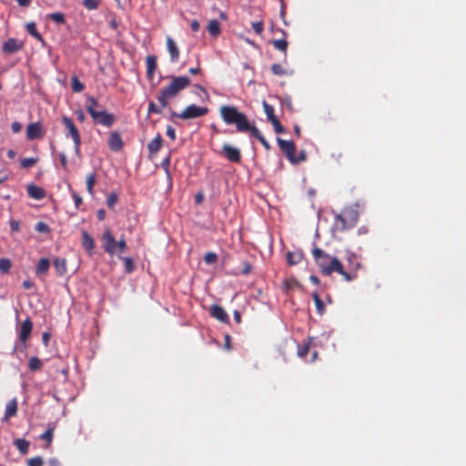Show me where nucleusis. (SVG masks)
<instances>
[{
	"label": "nucleus",
	"instance_id": "1",
	"mask_svg": "<svg viewBox=\"0 0 466 466\" xmlns=\"http://www.w3.org/2000/svg\"><path fill=\"white\" fill-rule=\"evenodd\" d=\"M312 256L320 272L325 276H330L332 273L337 272L348 282L355 279L357 277L356 270L360 267L359 263L356 265L354 272H350L344 270L343 265L339 258L330 256L318 247L312 249Z\"/></svg>",
	"mask_w": 466,
	"mask_h": 466
},
{
	"label": "nucleus",
	"instance_id": "2",
	"mask_svg": "<svg viewBox=\"0 0 466 466\" xmlns=\"http://www.w3.org/2000/svg\"><path fill=\"white\" fill-rule=\"evenodd\" d=\"M190 85V79L187 76H174L169 84L160 89L157 100L161 107L168 106L169 101L174 99L182 90Z\"/></svg>",
	"mask_w": 466,
	"mask_h": 466
},
{
	"label": "nucleus",
	"instance_id": "3",
	"mask_svg": "<svg viewBox=\"0 0 466 466\" xmlns=\"http://www.w3.org/2000/svg\"><path fill=\"white\" fill-rule=\"evenodd\" d=\"M220 116L227 125H235L238 132L247 133L252 127L245 114L232 106H222L219 108Z\"/></svg>",
	"mask_w": 466,
	"mask_h": 466
},
{
	"label": "nucleus",
	"instance_id": "4",
	"mask_svg": "<svg viewBox=\"0 0 466 466\" xmlns=\"http://www.w3.org/2000/svg\"><path fill=\"white\" fill-rule=\"evenodd\" d=\"M95 106H99L98 100L94 96H87L86 109L92 117L94 124L106 127H112L116 121V116L104 109H95Z\"/></svg>",
	"mask_w": 466,
	"mask_h": 466
},
{
	"label": "nucleus",
	"instance_id": "5",
	"mask_svg": "<svg viewBox=\"0 0 466 466\" xmlns=\"http://www.w3.org/2000/svg\"><path fill=\"white\" fill-rule=\"evenodd\" d=\"M359 220L357 210L348 208L335 217V227L339 230H347L353 228Z\"/></svg>",
	"mask_w": 466,
	"mask_h": 466
},
{
	"label": "nucleus",
	"instance_id": "6",
	"mask_svg": "<svg viewBox=\"0 0 466 466\" xmlns=\"http://www.w3.org/2000/svg\"><path fill=\"white\" fill-rule=\"evenodd\" d=\"M208 108L207 106H198L195 104L187 106L182 112L180 113H172L173 116L178 117L180 119H194L203 116H206L208 113Z\"/></svg>",
	"mask_w": 466,
	"mask_h": 466
},
{
	"label": "nucleus",
	"instance_id": "7",
	"mask_svg": "<svg viewBox=\"0 0 466 466\" xmlns=\"http://www.w3.org/2000/svg\"><path fill=\"white\" fill-rule=\"evenodd\" d=\"M62 123L67 130L66 137H71L73 139L76 154L80 155L81 137L78 129L72 119L66 116L62 117Z\"/></svg>",
	"mask_w": 466,
	"mask_h": 466
},
{
	"label": "nucleus",
	"instance_id": "8",
	"mask_svg": "<svg viewBox=\"0 0 466 466\" xmlns=\"http://www.w3.org/2000/svg\"><path fill=\"white\" fill-rule=\"evenodd\" d=\"M102 247L107 254H116V240L110 229H106L101 237Z\"/></svg>",
	"mask_w": 466,
	"mask_h": 466
},
{
	"label": "nucleus",
	"instance_id": "9",
	"mask_svg": "<svg viewBox=\"0 0 466 466\" xmlns=\"http://www.w3.org/2000/svg\"><path fill=\"white\" fill-rule=\"evenodd\" d=\"M219 154L232 163H240L241 161L240 150L229 144H224Z\"/></svg>",
	"mask_w": 466,
	"mask_h": 466
},
{
	"label": "nucleus",
	"instance_id": "10",
	"mask_svg": "<svg viewBox=\"0 0 466 466\" xmlns=\"http://www.w3.org/2000/svg\"><path fill=\"white\" fill-rule=\"evenodd\" d=\"M280 150L284 153L289 162L296 161V146L290 140H284L280 137L277 138Z\"/></svg>",
	"mask_w": 466,
	"mask_h": 466
},
{
	"label": "nucleus",
	"instance_id": "11",
	"mask_svg": "<svg viewBox=\"0 0 466 466\" xmlns=\"http://www.w3.org/2000/svg\"><path fill=\"white\" fill-rule=\"evenodd\" d=\"M108 147L114 151L118 152L124 147V142L122 140L121 135L117 131L111 132L108 137Z\"/></svg>",
	"mask_w": 466,
	"mask_h": 466
},
{
	"label": "nucleus",
	"instance_id": "12",
	"mask_svg": "<svg viewBox=\"0 0 466 466\" xmlns=\"http://www.w3.org/2000/svg\"><path fill=\"white\" fill-rule=\"evenodd\" d=\"M44 130L39 122L31 123L26 127V137L29 140H34L44 137Z\"/></svg>",
	"mask_w": 466,
	"mask_h": 466
},
{
	"label": "nucleus",
	"instance_id": "13",
	"mask_svg": "<svg viewBox=\"0 0 466 466\" xmlns=\"http://www.w3.org/2000/svg\"><path fill=\"white\" fill-rule=\"evenodd\" d=\"M32 329H33V323H32L31 319L29 318H27L21 323L20 329H19V339L23 343H25L28 340V339L30 338Z\"/></svg>",
	"mask_w": 466,
	"mask_h": 466
},
{
	"label": "nucleus",
	"instance_id": "14",
	"mask_svg": "<svg viewBox=\"0 0 466 466\" xmlns=\"http://www.w3.org/2000/svg\"><path fill=\"white\" fill-rule=\"evenodd\" d=\"M23 47V43L15 38H9L3 44L2 50L5 54H13Z\"/></svg>",
	"mask_w": 466,
	"mask_h": 466
},
{
	"label": "nucleus",
	"instance_id": "15",
	"mask_svg": "<svg viewBox=\"0 0 466 466\" xmlns=\"http://www.w3.org/2000/svg\"><path fill=\"white\" fill-rule=\"evenodd\" d=\"M210 315L217 319L218 320L223 322V323H228L229 322V317L226 310L218 306V305H212L210 308Z\"/></svg>",
	"mask_w": 466,
	"mask_h": 466
},
{
	"label": "nucleus",
	"instance_id": "16",
	"mask_svg": "<svg viewBox=\"0 0 466 466\" xmlns=\"http://www.w3.org/2000/svg\"><path fill=\"white\" fill-rule=\"evenodd\" d=\"M167 48L170 55V61L177 63L179 59L180 52L176 42L170 36L167 37Z\"/></svg>",
	"mask_w": 466,
	"mask_h": 466
},
{
	"label": "nucleus",
	"instance_id": "17",
	"mask_svg": "<svg viewBox=\"0 0 466 466\" xmlns=\"http://www.w3.org/2000/svg\"><path fill=\"white\" fill-rule=\"evenodd\" d=\"M26 191L31 198L41 200L46 197V190L38 186L30 184L26 187Z\"/></svg>",
	"mask_w": 466,
	"mask_h": 466
},
{
	"label": "nucleus",
	"instance_id": "18",
	"mask_svg": "<svg viewBox=\"0 0 466 466\" xmlns=\"http://www.w3.org/2000/svg\"><path fill=\"white\" fill-rule=\"evenodd\" d=\"M82 247L89 253L95 248L94 238L86 231L82 232Z\"/></svg>",
	"mask_w": 466,
	"mask_h": 466
},
{
	"label": "nucleus",
	"instance_id": "19",
	"mask_svg": "<svg viewBox=\"0 0 466 466\" xmlns=\"http://www.w3.org/2000/svg\"><path fill=\"white\" fill-rule=\"evenodd\" d=\"M162 142H163V139H162V137L160 134H157L154 139H152L148 145H147V148H148V151L150 154H157L161 147H162Z\"/></svg>",
	"mask_w": 466,
	"mask_h": 466
},
{
	"label": "nucleus",
	"instance_id": "20",
	"mask_svg": "<svg viewBox=\"0 0 466 466\" xmlns=\"http://www.w3.org/2000/svg\"><path fill=\"white\" fill-rule=\"evenodd\" d=\"M287 263L289 265V266H295V265H298L299 263H300L303 259V254L301 251H295V252H292V251H289L287 253Z\"/></svg>",
	"mask_w": 466,
	"mask_h": 466
},
{
	"label": "nucleus",
	"instance_id": "21",
	"mask_svg": "<svg viewBox=\"0 0 466 466\" xmlns=\"http://www.w3.org/2000/svg\"><path fill=\"white\" fill-rule=\"evenodd\" d=\"M248 132L252 137L257 138L262 144L266 150H269L271 148L269 143L266 140V138L261 135L260 131L255 126H252L250 129H248Z\"/></svg>",
	"mask_w": 466,
	"mask_h": 466
},
{
	"label": "nucleus",
	"instance_id": "22",
	"mask_svg": "<svg viewBox=\"0 0 466 466\" xmlns=\"http://www.w3.org/2000/svg\"><path fill=\"white\" fill-rule=\"evenodd\" d=\"M147 75L148 78H153L155 70L157 68V57L154 56H147L146 58Z\"/></svg>",
	"mask_w": 466,
	"mask_h": 466
},
{
	"label": "nucleus",
	"instance_id": "23",
	"mask_svg": "<svg viewBox=\"0 0 466 466\" xmlns=\"http://www.w3.org/2000/svg\"><path fill=\"white\" fill-rule=\"evenodd\" d=\"M284 37L282 39H274L271 41V44L274 46V47L281 52H283L285 55L287 54V49L289 43L286 40L287 33L285 31H281Z\"/></svg>",
	"mask_w": 466,
	"mask_h": 466
},
{
	"label": "nucleus",
	"instance_id": "24",
	"mask_svg": "<svg viewBox=\"0 0 466 466\" xmlns=\"http://www.w3.org/2000/svg\"><path fill=\"white\" fill-rule=\"evenodd\" d=\"M208 31L212 37L217 38L221 34L219 22L216 19L210 20L208 25Z\"/></svg>",
	"mask_w": 466,
	"mask_h": 466
},
{
	"label": "nucleus",
	"instance_id": "25",
	"mask_svg": "<svg viewBox=\"0 0 466 466\" xmlns=\"http://www.w3.org/2000/svg\"><path fill=\"white\" fill-rule=\"evenodd\" d=\"M16 412H17V401L15 399H13L6 404L5 420H8L11 417L15 416Z\"/></svg>",
	"mask_w": 466,
	"mask_h": 466
},
{
	"label": "nucleus",
	"instance_id": "26",
	"mask_svg": "<svg viewBox=\"0 0 466 466\" xmlns=\"http://www.w3.org/2000/svg\"><path fill=\"white\" fill-rule=\"evenodd\" d=\"M54 267L55 269L59 276H63L66 272V258H56L54 259Z\"/></svg>",
	"mask_w": 466,
	"mask_h": 466
},
{
	"label": "nucleus",
	"instance_id": "27",
	"mask_svg": "<svg viewBox=\"0 0 466 466\" xmlns=\"http://www.w3.org/2000/svg\"><path fill=\"white\" fill-rule=\"evenodd\" d=\"M50 267V261L48 258H42L39 259L36 268H35V273L37 275H44L48 271V268Z\"/></svg>",
	"mask_w": 466,
	"mask_h": 466
},
{
	"label": "nucleus",
	"instance_id": "28",
	"mask_svg": "<svg viewBox=\"0 0 466 466\" xmlns=\"http://www.w3.org/2000/svg\"><path fill=\"white\" fill-rule=\"evenodd\" d=\"M14 444L16 449L24 455L26 454L29 451L30 442L25 439H16Z\"/></svg>",
	"mask_w": 466,
	"mask_h": 466
},
{
	"label": "nucleus",
	"instance_id": "29",
	"mask_svg": "<svg viewBox=\"0 0 466 466\" xmlns=\"http://www.w3.org/2000/svg\"><path fill=\"white\" fill-rule=\"evenodd\" d=\"M312 299L314 300L317 312L319 315H322L325 312V305H324L323 301L321 300V299L319 298V296L318 295L317 292H314L312 294Z\"/></svg>",
	"mask_w": 466,
	"mask_h": 466
},
{
	"label": "nucleus",
	"instance_id": "30",
	"mask_svg": "<svg viewBox=\"0 0 466 466\" xmlns=\"http://www.w3.org/2000/svg\"><path fill=\"white\" fill-rule=\"evenodd\" d=\"M26 30L28 34H30L32 36H34L35 39L39 41H43V37L41 34L36 29V25L34 22L28 23L26 25Z\"/></svg>",
	"mask_w": 466,
	"mask_h": 466
},
{
	"label": "nucleus",
	"instance_id": "31",
	"mask_svg": "<svg viewBox=\"0 0 466 466\" xmlns=\"http://www.w3.org/2000/svg\"><path fill=\"white\" fill-rule=\"evenodd\" d=\"M299 287V283L293 278L287 279L283 282V288L285 292H289L291 289H294L296 288Z\"/></svg>",
	"mask_w": 466,
	"mask_h": 466
},
{
	"label": "nucleus",
	"instance_id": "32",
	"mask_svg": "<svg viewBox=\"0 0 466 466\" xmlns=\"http://www.w3.org/2000/svg\"><path fill=\"white\" fill-rule=\"evenodd\" d=\"M43 362L37 357H32L28 361V368L32 371H35L41 369Z\"/></svg>",
	"mask_w": 466,
	"mask_h": 466
},
{
	"label": "nucleus",
	"instance_id": "33",
	"mask_svg": "<svg viewBox=\"0 0 466 466\" xmlns=\"http://www.w3.org/2000/svg\"><path fill=\"white\" fill-rule=\"evenodd\" d=\"M96 184V174L91 173L86 177V190L89 195H94V185Z\"/></svg>",
	"mask_w": 466,
	"mask_h": 466
},
{
	"label": "nucleus",
	"instance_id": "34",
	"mask_svg": "<svg viewBox=\"0 0 466 466\" xmlns=\"http://www.w3.org/2000/svg\"><path fill=\"white\" fill-rule=\"evenodd\" d=\"M118 257L124 262L126 272L132 273L135 270V264H134L133 259L129 257H124V258H121L120 256H118Z\"/></svg>",
	"mask_w": 466,
	"mask_h": 466
},
{
	"label": "nucleus",
	"instance_id": "35",
	"mask_svg": "<svg viewBox=\"0 0 466 466\" xmlns=\"http://www.w3.org/2000/svg\"><path fill=\"white\" fill-rule=\"evenodd\" d=\"M47 17L57 24H65L66 22V16L61 12L51 13Z\"/></svg>",
	"mask_w": 466,
	"mask_h": 466
},
{
	"label": "nucleus",
	"instance_id": "36",
	"mask_svg": "<svg viewBox=\"0 0 466 466\" xmlns=\"http://www.w3.org/2000/svg\"><path fill=\"white\" fill-rule=\"evenodd\" d=\"M71 86L72 90L76 93H80L85 89L84 84L76 76L72 77Z\"/></svg>",
	"mask_w": 466,
	"mask_h": 466
},
{
	"label": "nucleus",
	"instance_id": "37",
	"mask_svg": "<svg viewBox=\"0 0 466 466\" xmlns=\"http://www.w3.org/2000/svg\"><path fill=\"white\" fill-rule=\"evenodd\" d=\"M12 267V262L9 258H0V272L1 273H8Z\"/></svg>",
	"mask_w": 466,
	"mask_h": 466
},
{
	"label": "nucleus",
	"instance_id": "38",
	"mask_svg": "<svg viewBox=\"0 0 466 466\" xmlns=\"http://www.w3.org/2000/svg\"><path fill=\"white\" fill-rule=\"evenodd\" d=\"M262 106L268 120L276 117V115L274 113V107L271 105H269L266 101H263Z\"/></svg>",
	"mask_w": 466,
	"mask_h": 466
},
{
	"label": "nucleus",
	"instance_id": "39",
	"mask_svg": "<svg viewBox=\"0 0 466 466\" xmlns=\"http://www.w3.org/2000/svg\"><path fill=\"white\" fill-rule=\"evenodd\" d=\"M54 434V427H49L44 433L40 435V439L46 441L49 445L52 442Z\"/></svg>",
	"mask_w": 466,
	"mask_h": 466
},
{
	"label": "nucleus",
	"instance_id": "40",
	"mask_svg": "<svg viewBox=\"0 0 466 466\" xmlns=\"http://www.w3.org/2000/svg\"><path fill=\"white\" fill-rule=\"evenodd\" d=\"M118 201V196L116 193L112 192L107 196L106 205L109 208H114Z\"/></svg>",
	"mask_w": 466,
	"mask_h": 466
},
{
	"label": "nucleus",
	"instance_id": "41",
	"mask_svg": "<svg viewBox=\"0 0 466 466\" xmlns=\"http://www.w3.org/2000/svg\"><path fill=\"white\" fill-rule=\"evenodd\" d=\"M271 71L276 76H285L288 74V71L280 64H273Z\"/></svg>",
	"mask_w": 466,
	"mask_h": 466
},
{
	"label": "nucleus",
	"instance_id": "42",
	"mask_svg": "<svg viewBox=\"0 0 466 466\" xmlns=\"http://www.w3.org/2000/svg\"><path fill=\"white\" fill-rule=\"evenodd\" d=\"M38 159L35 157H26L21 159V167L23 168H29L37 163Z\"/></svg>",
	"mask_w": 466,
	"mask_h": 466
},
{
	"label": "nucleus",
	"instance_id": "43",
	"mask_svg": "<svg viewBox=\"0 0 466 466\" xmlns=\"http://www.w3.org/2000/svg\"><path fill=\"white\" fill-rule=\"evenodd\" d=\"M99 0H84L83 5L88 10H95L98 7Z\"/></svg>",
	"mask_w": 466,
	"mask_h": 466
},
{
	"label": "nucleus",
	"instance_id": "44",
	"mask_svg": "<svg viewBox=\"0 0 466 466\" xmlns=\"http://www.w3.org/2000/svg\"><path fill=\"white\" fill-rule=\"evenodd\" d=\"M217 260H218V256L214 252H208V253H206V255L204 257V261L208 265L215 264L217 262Z\"/></svg>",
	"mask_w": 466,
	"mask_h": 466
},
{
	"label": "nucleus",
	"instance_id": "45",
	"mask_svg": "<svg viewBox=\"0 0 466 466\" xmlns=\"http://www.w3.org/2000/svg\"><path fill=\"white\" fill-rule=\"evenodd\" d=\"M35 229L39 233H49L50 228L47 224L45 222H38L36 223Z\"/></svg>",
	"mask_w": 466,
	"mask_h": 466
},
{
	"label": "nucleus",
	"instance_id": "46",
	"mask_svg": "<svg viewBox=\"0 0 466 466\" xmlns=\"http://www.w3.org/2000/svg\"><path fill=\"white\" fill-rule=\"evenodd\" d=\"M43 459L39 456L31 458L27 461V466H43Z\"/></svg>",
	"mask_w": 466,
	"mask_h": 466
},
{
	"label": "nucleus",
	"instance_id": "47",
	"mask_svg": "<svg viewBox=\"0 0 466 466\" xmlns=\"http://www.w3.org/2000/svg\"><path fill=\"white\" fill-rule=\"evenodd\" d=\"M252 28L257 35H261L264 30V25L262 21H257L252 23Z\"/></svg>",
	"mask_w": 466,
	"mask_h": 466
},
{
	"label": "nucleus",
	"instance_id": "48",
	"mask_svg": "<svg viewBox=\"0 0 466 466\" xmlns=\"http://www.w3.org/2000/svg\"><path fill=\"white\" fill-rule=\"evenodd\" d=\"M127 249V242L122 238L118 241H116V253H122Z\"/></svg>",
	"mask_w": 466,
	"mask_h": 466
},
{
	"label": "nucleus",
	"instance_id": "49",
	"mask_svg": "<svg viewBox=\"0 0 466 466\" xmlns=\"http://www.w3.org/2000/svg\"><path fill=\"white\" fill-rule=\"evenodd\" d=\"M160 113L161 110L157 106V105L153 101H150L148 104V115Z\"/></svg>",
	"mask_w": 466,
	"mask_h": 466
},
{
	"label": "nucleus",
	"instance_id": "50",
	"mask_svg": "<svg viewBox=\"0 0 466 466\" xmlns=\"http://www.w3.org/2000/svg\"><path fill=\"white\" fill-rule=\"evenodd\" d=\"M10 177V172L5 169L0 170V184H3L4 182L7 181Z\"/></svg>",
	"mask_w": 466,
	"mask_h": 466
},
{
	"label": "nucleus",
	"instance_id": "51",
	"mask_svg": "<svg viewBox=\"0 0 466 466\" xmlns=\"http://www.w3.org/2000/svg\"><path fill=\"white\" fill-rule=\"evenodd\" d=\"M309 344H304L301 348L299 349V355L301 358H304L309 353Z\"/></svg>",
	"mask_w": 466,
	"mask_h": 466
},
{
	"label": "nucleus",
	"instance_id": "52",
	"mask_svg": "<svg viewBox=\"0 0 466 466\" xmlns=\"http://www.w3.org/2000/svg\"><path fill=\"white\" fill-rule=\"evenodd\" d=\"M167 136L170 137L172 140L176 139V131L175 128L171 126L167 127Z\"/></svg>",
	"mask_w": 466,
	"mask_h": 466
},
{
	"label": "nucleus",
	"instance_id": "53",
	"mask_svg": "<svg viewBox=\"0 0 466 466\" xmlns=\"http://www.w3.org/2000/svg\"><path fill=\"white\" fill-rule=\"evenodd\" d=\"M170 159H171V157H170V155H168L166 158L163 159V161L161 163V166L166 170V172H168Z\"/></svg>",
	"mask_w": 466,
	"mask_h": 466
},
{
	"label": "nucleus",
	"instance_id": "54",
	"mask_svg": "<svg viewBox=\"0 0 466 466\" xmlns=\"http://www.w3.org/2000/svg\"><path fill=\"white\" fill-rule=\"evenodd\" d=\"M306 158H307V156H306L305 151H301L298 157L296 156V159L297 160L296 161H291V163L298 164L299 162L305 161Z\"/></svg>",
	"mask_w": 466,
	"mask_h": 466
},
{
	"label": "nucleus",
	"instance_id": "55",
	"mask_svg": "<svg viewBox=\"0 0 466 466\" xmlns=\"http://www.w3.org/2000/svg\"><path fill=\"white\" fill-rule=\"evenodd\" d=\"M10 228L12 231L16 232L20 228V223L17 220H12L10 222Z\"/></svg>",
	"mask_w": 466,
	"mask_h": 466
},
{
	"label": "nucleus",
	"instance_id": "56",
	"mask_svg": "<svg viewBox=\"0 0 466 466\" xmlns=\"http://www.w3.org/2000/svg\"><path fill=\"white\" fill-rule=\"evenodd\" d=\"M59 158H60L61 166L63 167V168L66 169L67 167V158H66V154L60 153Z\"/></svg>",
	"mask_w": 466,
	"mask_h": 466
},
{
	"label": "nucleus",
	"instance_id": "57",
	"mask_svg": "<svg viewBox=\"0 0 466 466\" xmlns=\"http://www.w3.org/2000/svg\"><path fill=\"white\" fill-rule=\"evenodd\" d=\"M11 128L14 133H18L22 129V125L19 122H14L11 125Z\"/></svg>",
	"mask_w": 466,
	"mask_h": 466
},
{
	"label": "nucleus",
	"instance_id": "58",
	"mask_svg": "<svg viewBox=\"0 0 466 466\" xmlns=\"http://www.w3.org/2000/svg\"><path fill=\"white\" fill-rule=\"evenodd\" d=\"M76 118L79 122L83 123L86 120V116L82 110H76Z\"/></svg>",
	"mask_w": 466,
	"mask_h": 466
},
{
	"label": "nucleus",
	"instance_id": "59",
	"mask_svg": "<svg viewBox=\"0 0 466 466\" xmlns=\"http://www.w3.org/2000/svg\"><path fill=\"white\" fill-rule=\"evenodd\" d=\"M190 27L193 32H198L200 28V24L198 20H193L190 24Z\"/></svg>",
	"mask_w": 466,
	"mask_h": 466
},
{
	"label": "nucleus",
	"instance_id": "60",
	"mask_svg": "<svg viewBox=\"0 0 466 466\" xmlns=\"http://www.w3.org/2000/svg\"><path fill=\"white\" fill-rule=\"evenodd\" d=\"M73 198L76 207L79 208V206L82 204V198L76 193L73 194Z\"/></svg>",
	"mask_w": 466,
	"mask_h": 466
},
{
	"label": "nucleus",
	"instance_id": "61",
	"mask_svg": "<svg viewBox=\"0 0 466 466\" xmlns=\"http://www.w3.org/2000/svg\"><path fill=\"white\" fill-rule=\"evenodd\" d=\"M96 218L98 220L103 221L106 218V211L104 209L97 210Z\"/></svg>",
	"mask_w": 466,
	"mask_h": 466
},
{
	"label": "nucleus",
	"instance_id": "62",
	"mask_svg": "<svg viewBox=\"0 0 466 466\" xmlns=\"http://www.w3.org/2000/svg\"><path fill=\"white\" fill-rule=\"evenodd\" d=\"M18 5L22 7H27L30 5L32 0H15Z\"/></svg>",
	"mask_w": 466,
	"mask_h": 466
},
{
	"label": "nucleus",
	"instance_id": "63",
	"mask_svg": "<svg viewBox=\"0 0 466 466\" xmlns=\"http://www.w3.org/2000/svg\"><path fill=\"white\" fill-rule=\"evenodd\" d=\"M22 285L25 289H30L34 287V283L31 280H25Z\"/></svg>",
	"mask_w": 466,
	"mask_h": 466
},
{
	"label": "nucleus",
	"instance_id": "64",
	"mask_svg": "<svg viewBox=\"0 0 466 466\" xmlns=\"http://www.w3.org/2000/svg\"><path fill=\"white\" fill-rule=\"evenodd\" d=\"M203 199H204V196L201 192L198 193L195 196V201L197 204H201L203 202Z\"/></svg>",
	"mask_w": 466,
	"mask_h": 466
}]
</instances>
